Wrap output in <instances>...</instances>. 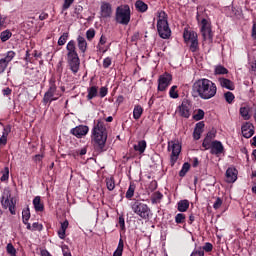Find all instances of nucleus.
I'll list each match as a JSON object with an SVG mask.
<instances>
[{
  "instance_id": "1",
  "label": "nucleus",
  "mask_w": 256,
  "mask_h": 256,
  "mask_svg": "<svg viewBox=\"0 0 256 256\" xmlns=\"http://www.w3.org/2000/svg\"><path fill=\"white\" fill-rule=\"evenodd\" d=\"M192 95L204 101H209L217 95V84L207 78H200L192 85Z\"/></svg>"
},
{
  "instance_id": "2",
  "label": "nucleus",
  "mask_w": 256,
  "mask_h": 256,
  "mask_svg": "<svg viewBox=\"0 0 256 256\" xmlns=\"http://www.w3.org/2000/svg\"><path fill=\"white\" fill-rule=\"evenodd\" d=\"M92 138L94 142V150L98 153L107 151V128L101 120H97L96 125L92 129Z\"/></svg>"
},
{
  "instance_id": "3",
  "label": "nucleus",
  "mask_w": 256,
  "mask_h": 256,
  "mask_svg": "<svg viewBox=\"0 0 256 256\" xmlns=\"http://www.w3.org/2000/svg\"><path fill=\"white\" fill-rule=\"evenodd\" d=\"M67 50V63L70 67V71L74 75L79 73V67H81V60L79 59V54L77 53V46L75 40H70L66 45Z\"/></svg>"
},
{
  "instance_id": "4",
  "label": "nucleus",
  "mask_w": 256,
  "mask_h": 256,
  "mask_svg": "<svg viewBox=\"0 0 256 256\" xmlns=\"http://www.w3.org/2000/svg\"><path fill=\"white\" fill-rule=\"evenodd\" d=\"M130 207L133 213L144 221H149L151 217H153V211H151V207L145 204V202L142 200L134 199L133 202H131Z\"/></svg>"
},
{
  "instance_id": "5",
  "label": "nucleus",
  "mask_w": 256,
  "mask_h": 256,
  "mask_svg": "<svg viewBox=\"0 0 256 256\" xmlns=\"http://www.w3.org/2000/svg\"><path fill=\"white\" fill-rule=\"evenodd\" d=\"M157 31L161 39H169L171 37V28H169L165 11L158 12Z\"/></svg>"
},
{
  "instance_id": "6",
  "label": "nucleus",
  "mask_w": 256,
  "mask_h": 256,
  "mask_svg": "<svg viewBox=\"0 0 256 256\" xmlns=\"http://www.w3.org/2000/svg\"><path fill=\"white\" fill-rule=\"evenodd\" d=\"M115 21L119 25H129L131 22V8L129 5L118 6L116 8Z\"/></svg>"
},
{
  "instance_id": "7",
  "label": "nucleus",
  "mask_w": 256,
  "mask_h": 256,
  "mask_svg": "<svg viewBox=\"0 0 256 256\" xmlns=\"http://www.w3.org/2000/svg\"><path fill=\"white\" fill-rule=\"evenodd\" d=\"M1 205L3 209H9L11 215H15L17 200L11 196L10 190H4L1 197Z\"/></svg>"
},
{
  "instance_id": "8",
  "label": "nucleus",
  "mask_w": 256,
  "mask_h": 256,
  "mask_svg": "<svg viewBox=\"0 0 256 256\" xmlns=\"http://www.w3.org/2000/svg\"><path fill=\"white\" fill-rule=\"evenodd\" d=\"M59 97H61V95L57 94V85L55 84V80H50L49 88L44 94L42 103L44 105L51 104L53 101H57Z\"/></svg>"
},
{
  "instance_id": "9",
  "label": "nucleus",
  "mask_w": 256,
  "mask_h": 256,
  "mask_svg": "<svg viewBox=\"0 0 256 256\" xmlns=\"http://www.w3.org/2000/svg\"><path fill=\"white\" fill-rule=\"evenodd\" d=\"M168 151H171L170 163L173 167V165L177 163V160L179 159V155H181V144H179V141L177 140L169 141Z\"/></svg>"
},
{
  "instance_id": "10",
  "label": "nucleus",
  "mask_w": 256,
  "mask_h": 256,
  "mask_svg": "<svg viewBox=\"0 0 256 256\" xmlns=\"http://www.w3.org/2000/svg\"><path fill=\"white\" fill-rule=\"evenodd\" d=\"M173 82V75L168 72L161 74L158 78V91H167L169 89V85Z\"/></svg>"
},
{
  "instance_id": "11",
  "label": "nucleus",
  "mask_w": 256,
  "mask_h": 256,
  "mask_svg": "<svg viewBox=\"0 0 256 256\" xmlns=\"http://www.w3.org/2000/svg\"><path fill=\"white\" fill-rule=\"evenodd\" d=\"M201 34L204 41H213V32L211 31V24H209V21L207 19L201 20Z\"/></svg>"
},
{
  "instance_id": "12",
  "label": "nucleus",
  "mask_w": 256,
  "mask_h": 256,
  "mask_svg": "<svg viewBox=\"0 0 256 256\" xmlns=\"http://www.w3.org/2000/svg\"><path fill=\"white\" fill-rule=\"evenodd\" d=\"M15 51H8L3 58L0 59V75L3 74L4 71H7V67H9V63L15 59Z\"/></svg>"
},
{
  "instance_id": "13",
  "label": "nucleus",
  "mask_w": 256,
  "mask_h": 256,
  "mask_svg": "<svg viewBox=\"0 0 256 256\" xmlns=\"http://www.w3.org/2000/svg\"><path fill=\"white\" fill-rule=\"evenodd\" d=\"M113 16V6L107 1H102L100 5L101 19H111Z\"/></svg>"
},
{
  "instance_id": "14",
  "label": "nucleus",
  "mask_w": 256,
  "mask_h": 256,
  "mask_svg": "<svg viewBox=\"0 0 256 256\" xmlns=\"http://www.w3.org/2000/svg\"><path fill=\"white\" fill-rule=\"evenodd\" d=\"M178 113L180 117L189 119V117H191V102L187 99H184L181 105L178 107Z\"/></svg>"
},
{
  "instance_id": "15",
  "label": "nucleus",
  "mask_w": 256,
  "mask_h": 256,
  "mask_svg": "<svg viewBox=\"0 0 256 256\" xmlns=\"http://www.w3.org/2000/svg\"><path fill=\"white\" fill-rule=\"evenodd\" d=\"M70 133L74 135V137H77V139H81L82 137H85L89 133V127L85 125H79L75 128H72L70 130Z\"/></svg>"
},
{
  "instance_id": "16",
  "label": "nucleus",
  "mask_w": 256,
  "mask_h": 256,
  "mask_svg": "<svg viewBox=\"0 0 256 256\" xmlns=\"http://www.w3.org/2000/svg\"><path fill=\"white\" fill-rule=\"evenodd\" d=\"M241 131L245 139H251V136L255 135V126H253L249 122H246L245 124L242 125Z\"/></svg>"
},
{
  "instance_id": "17",
  "label": "nucleus",
  "mask_w": 256,
  "mask_h": 256,
  "mask_svg": "<svg viewBox=\"0 0 256 256\" xmlns=\"http://www.w3.org/2000/svg\"><path fill=\"white\" fill-rule=\"evenodd\" d=\"M224 151L225 147L223 146V143H221V141L214 140L212 142V146L210 147L211 155H216L217 157H219V155H221V153H223Z\"/></svg>"
},
{
  "instance_id": "18",
  "label": "nucleus",
  "mask_w": 256,
  "mask_h": 256,
  "mask_svg": "<svg viewBox=\"0 0 256 256\" xmlns=\"http://www.w3.org/2000/svg\"><path fill=\"white\" fill-rule=\"evenodd\" d=\"M218 83L222 89H228V91H235V83L225 77H219Z\"/></svg>"
},
{
  "instance_id": "19",
  "label": "nucleus",
  "mask_w": 256,
  "mask_h": 256,
  "mask_svg": "<svg viewBox=\"0 0 256 256\" xmlns=\"http://www.w3.org/2000/svg\"><path fill=\"white\" fill-rule=\"evenodd\" d=\"M237 175H239V171L235 167H229L226 170V183H235L237 181Z\"/></svg>"
},
{
  "instance_id": "20",
  "label": "nucleus",
  "mask_w": 256,
  "mask_h": 256,
  "mask_svg": "<svg viewBox=\"0 0 256 256\" xmlns=\"http://www.w3.org/2000/svg\"><path fill=\"white\" fill-rule=\"evenodd\" d=\"M204 128H205V122L201 121L196 123L194 132H193V137L195 141H199L201 139V133H203Z\"/></svg>"
},
{
  "instance_id": "21",
  "label": "nucleus",
  "mask_w": 256,
  "mask_h": 256,
  "mask_svg": "<svg viewBox=\"0 0 256 256\" xmlns=\"http://www.w3.org/2000/svg\"><path fill=\"white\" fill-rule=\"evenodd\" d=\"M9 133H11V125H6L3 128L2 136L0 137V145H7V137H9Z\"/></svg>"
},
{
  "instance_id": "22",
  "label": "nucleus",
  "mask_w": 256,
  "mask_h": 256,
  "mask_svg": "<svg viewBox=\"0 0 256 256\" xmlns=\"http://www.w3.org/2000/svg\"><path fill=\"white\" fill-rule=\"evenodd\" d=\"M77 45L81 53H85L87 51V40H85V37L79 35L77 37Z\"/></svg>"
},
{
  "instance_id": "23",
  "label": "nucleus",
  "mask_w": 256,
  "mask_h": 256,
  "mask_svg": "<svg viewBox=\"0 0 256 256\" xmlns=\"http://www.w3.org/2000/svg\"><path fill=\"white\" fill-rule=\"evenodd\" d=\"M33 206L36 212H42L45 210V205H43V203H41V196H36L33 199Z\"/></svg>"
},
{
  "instance_id": "24",
  "label": "nucleus",
  "mask_w": 256,
  "mask_h": 256,
  "mask_svg": "<svg viewBox=\"0 0 256 256\" xmlns=\"http://www.w3.org/2000/svg\"><path fill=\"white\" fill-rule=\"evenodd\" d=\"M184 41H197L198 36L195 31L184 30Z\"/></svg>"
},
{
  "instance_id": "25",
  "label": "nucleus",
  "mask_w": 256,
  "mask_h": 256,
  "mask_svg": "<svg viewBox=\"0 0 256 256\" xmlns=\"http://www.w3.org/2000/svg\"><path fill=\"white\" fill-rule=\"evenodd\" d=\"M177 209L180 213H185L189 209V200H180L177 203Z\"/></svg>"
},
{
  "instance_id": "26",
  "label": "nucleus",
  "mask_w": 256,
  "mask_h": 256,
  "mask_svg": "<svg viewBox=\"0 0 256 256\" xmlns=\"http://www.w3.org/2000/svg\"><path fill=\"white\" fill-rule=\"evenodd\" d=\"M146 149H147V141L145 140H141L138 142V144L134 145V151H138L140 155L145 153Z\"/></svg>"
},
{
  "instance_id": "27",
  "label": "nucleus",
  "mask_w": 256,
  "mask_h": 256,
  "mask_svg": "<svg viewBox=\"0 0 256 256\" xmlns=\"http://www.w3.org/2000/svg\"><path fill=\"white\" fill-rule=\"evenodd\" d=\"M249 111H251V108H249L248 106L240 107L239 113L241 117L244 119V121H249V119H251Z\"/></svg>"
},
{
  "instance_id": "28",
  "label": "nucleus",
  "mask_w": 256,
  "mask_h": 256,
  "mask_svg": "<svg viewBox=\"0 0 256 256\" xmlns=\"http://www.w3.org/2000/svg\"><path fill=\"white\" fill-rule=\"evenodd\" d=\"M68 227H69V221L68 220H65L64 222L61 223L60 230L58 231V237L60 239H65V233H66Z\"/></svg>"
},
{
  "instance_id": "29",
  "label": "nucleus",
  "mask_w": 256,
  "mask_h": 256,
  "mask_svg": "<svg viewBox=\"0 0 256 256\" xmlns=\"http://www.w3.org/2000/svg\"><path fill=\"white\" fill-rule=\"evenodd\" d=\"M88 94H87V100L91 101V99H95V97H97L98 95V91L99 88L97 86H91L90 88H88Z\"/></svg>"
},
{
  "instance_id": "30",
  "label": "nucleus",
  "mask_w": 256,
  "mask_h": 256,
  "mask_svg": "<svg viewBox=\"0 0 256 256\" xmlns=\"http://www.w3.org/2000/svg\"><path fill=\"white\" fill-rule=\"evenodd\" d=\"M123 249H125V243L123 242V238H120L118 246L112 256H123Z\"/></svg>"
},
{
  "instance_id": "31",
  "label": "nucleus",
  "mask_w": 256,
  "mask_h": 256,
  "mask_svg": "<svg viewBox=\"0 0 256 256\" xmlns=\"http://www.w3.org/2000/svg\"><path fill=\"white\" fill-rule=\"evenodd\" d=\"M135 7H136L137 11H139V13H145L149 9V6L141 0L136 1Z\"/></svg>"
},
{
  "instance_id": "32",
  "label": "nucleus",
  "mask_w": 256,
  "mask_h": 256,
  "mask_svg": "<svg viewBox=\"0 0 256 256\" xmlns=\"http://www.w3.org/2000/svg\"><path fill=\"white\" fill-rule=\"evenodd\" d=\"M161 199H163V194L159 191L154 192L151 196L152 205H156L157 203H161Z\"/></svg>"
},
{
  "instance_id": "33",
  "label": "nucleus",
  "mask_w": 256,
  "mask_h": 256,
  "mask_svg": "<svg viewBox=\"0 0 256 256\" xmlns=\"http://www.w3.org/2000/svg\"><path fill=\"white\" fill-rule=\"evenodd\" d=\"M141 115H143V107L136 105L133 110V118L138 121V119H141Z\"/></svg>"
},
{
  "instance_id": "34",
  "label": "nucleus",
  "mask_w": 256,
  "mask_h": 256,
  "mask_svg": "<svg viewBox=\"0 0 256 256\" xmlns=\"http://www.w3.org/2000/svg\"><path fill=\"white\" fill-rule=\"evenodd\" d=\"M10 37H13L11 30H4L0 33V39L2 43L9 41Z\"/></svg>"
},
{
  "instance_id": "35",
  "label": "nucleus",
  "mask_w": 256,
  "mask_h": 256,
  "mask_svg": "<svg viewBox=\"0 0 256 256\" xmlns=\"http://www.w3.org/2000/svg\"><path fill=\"white\" fill-rule=\"evenodd\" d=\"M105 183L108 191H113V189H115V178H113V176L106 178Z\"/></svg>"
},
{
  "instance_id": "36",
  "label": "nucleus",
  "mask_w": 256,
  "mask_h": 256,
  "mask_svg": "<svg viewBox=\"0 0 256 256\" xmlns=\"http://www.w3.org/2000/svg\"><path fill=\"white\" fill-rule=\"evenodd\" d=\"M214 73L215 75H227V73H229V70L223 65H218L215 67Z\"/></svg>"
},
{
  "instance_id": "37",
  "label": "nucleus",
  "mask_w": 256,
  "mask_h": 256,
  "mask_svg": "<svg viewBox=\"0 0 256 256\" xmlns=\"http://www.w3.org/2000/svg\"><path fill=\"white\" fill-rule=\"evenodd\" d=\"M67 39H69V32H64L58 39V45L63 47L67 43Z\"/></svg>"
},
{
  "instance_id": "38",
  "label": "nucleus",
  "mask_w": 256,
  "mask_h": 256,
  "mask_svg": "<svg viewBox=\"0 0 256 256\" xmlns=\"http://www.w3.org/2000/svg\"><path fill=\"white\" fill-rule=\"evenodd\" d=\"M189 169H191V165L189 163H184L182 166V169L179 172V176L180 177H185V175H187V173L189 172Z\"/></svg>"
},
{
  "instance_id": "39",
  "label": "nucleus",
  "mask_w": 256,
  "mask_h": 256,
  "mask_svg": "<svg viewBox=\"0 0 256 256\" xmlns=\"http://www.w3.org/2000/svg\"><path fill=\"white\" fill-rule=\"evenodd\" d=\"M6 251L10 256H17V250L15 249V246H13L12 243L7 244Z\"/></svg>"
},
{
  "instance_id": "40",
  "label": "nucleus",
  "mask_w": 256,
  "mask_h": 256,
  "mask_svg": "<svg viewBox=\"0 0 256 256\" xmlns=\"http://www.w3.org/2000/svg\"><path fill=\"white\" fill-rule=\"evenodd\" d=\"M1 178L0 180L2 182L9 181V167H4V169L1 171Z\"/></svg>"
},
{
  "instance_id": "41",
  "label": "nucleus",
  "mask_w": 256,
  "mask_h": 256,
  "mask_svg": "<svg viewBox=\"0 0 256 256\" xmlns=\"http://www.w3.org/2000/svg\"><path fill=\"white\" fill-rule=\"evenodd\" d=\"M169 96L171 99H179V92L177 91V86H172L169 90Z\"/></svg>"
},
{
  "instance_id": "42",
  "label": "nucleus",
  "mask_w": 256,
  "mask_h": 256,
  "mask_svg": "<svg viewBox=\"0 0 256 256\" xmlns=\"http://www.w3.org/2000/svg\"><path fill=\"white\" fill-rule=\"evenodd\" d=\"M224 98L225 101L229 103V105H231V103H233V101H235V94H233V92H226L224 93Z\"/></svg>"
},
{
  "instance_id": "43",
  "label": "nucleus",
  "mask_w": 256,
  "mask_h": 256,
  "mask_svg": "<svg viewBox=\"0 0 256 256\" xmlns=\"http://www.w3.org/2000/svg\"><path fill=\"white\" fill-rule=\"evenodd\" d=\"M31 219V212L29 211V208H26L22 211V220L23 223H27Z\"/></svg>"
},
{
  "instance_id": "44",
  "label": "nucleus",
  "mask_w": 256,
  "mask_h": 256,
  "mask_svg": "<svg viewBox=\"0 0 256 256\" xmlns=\"http://www.w3.org/2000/svg\"><path fill=\"white\" fill-rule=\"evenodd\" d=\"M205 117V111L198 109L197 113L193 115L194 121H201Z\"/></svg>"
},
{
  "instance_id": "45",
  "label": "nucleus",
  "mask_w": 256,
  "mask_h": 256,
  "mask_svg": "<svg viewBox=\"0 0 256 256\" xmlns=\"http://www.w3.org/2000/svg\"><path fill=\"white\" fill-rule=\"evenodd\" d=\"M213 145V140H209V138H204L202 142V147H204L205 151H209Z\"/></svg>"
},
{
  "instance_id": "46",
  "label": "nucleus",
  "mask_w": 256,
  "mask_h": 256,
  "mask_svg": "<svg viewBox=\"0 0 256 256\" xmlns=\"http://www.w3.org/2000/svg\"><path fill=\"white\" fill-rule=\"evenodd\" d=\"M190 51L192 53H197V51H199V40H192L191 41Z\"/></svg>"
},
{
  "instance_id": "47",
  "label": "nucleus",
  "mask_w": 256,
  "mask_h": 256,
  "mask_svg": "<svg viewBox=\"0 0 256 256\" xmlns=\"http://www.w3.org/2000/svg\"><path fill=\"white\" fill-rule=\"evenodd\" d=\"M133 195H135V185L130 184V186L126 192V199H132Z\"/></svg>"
},
{
  "instance_id": "48",
  "label": "nucleus",
  "mask_w": 256,
  "mask_h": 256,
  "mask_svg": "<svg viewBox=\"0 0 256 256\" xmlns=\"http://www.w3.org/2000/svg\"><path fill=\"white\" fill-rule=\"evenodd\" d=\"M185 214L183 213H178L176 216H175V223H177L178 225L179 224H182V223H185Z\"/></svg>"
},
{
  "instance_id": "49",
  "label": "nucleus",
  "mask_w": 256,
  "mask_h": 256,
  "mask_svg": "<svg viewBox=\"0 0 256 256\" xmlns=\"http://www.w3.org/2000/svg\"><path fill=\"white\" fill-rule=\"evenodd\" d=\"M201 249H203V253H211V251H213V244H211L210 242H206L205 245L203 247H201Z\"/></svg>"
},
{
  "instance_id": "50",
  "label": "nucleus",
  "mask_w": 256,
  "mask_h": 256,
  "mask_svg": "<svg viewBox=\"0 0 256 256\" xmlns=\"http://www.w3.org/2000/svg\"><path fill=\"white\" fill-rule=\"evenodd\" d=\"M95 38V29H89L86 31V39L92 41Z\"/></svg>"
},
{
  "instance_id": "51",
  "label": "nucleus",
  "mask_w": 256,
  "mask_h": 256,
  "mask_svg": "<svg viewBox=\"0 0 256 256\" xmlns=\"http://www.w3.org/2000/svg\"><path fill=\"white\" fill-rule=\"evenodd\" d=\"M190 256H205V252H203V249L201 247H198V249H194Z\"/></svg>"
},
{
  "instance_id": "52",
  "label": "nucleus",
  "mask_w": 256,
  "mask_h": 256,
  "mask_svg": "<svg viewBox=\"0 0 256 256\" xmlns=\"http://www.w3.org/2000/svg\"><path fill=\"white\" fill-rule=\"evenodd\" d=\"M72 3H75V0H64V3L62 5V11H67V9L71 7Z\"/></svg>"
},
{
  "instance_id": "53",
  "label": "nucleus",
  "mask_w": 256,
  "mask_h": 256,
  "mask_svg": "<svg viewBox=\"0 0 256 256\" xmlns=\"http://www.w3.org/2000/svg\"><path fill=\"white\" fill-rule=\"evenodd\" d=\"M107 93H109V89L106 86L100 88L99 96L101 97V99H103V97H107Z\"/></svg>"
},
{
  "instance_id": "54",
  "label": "nucleus",
  "mask_w": 256,
  "mask_h": 256,
  "mask_svg": "<svg viewBox=\"0 0 256 256\" xmlns=\"http://www.w3.org/2000/svg\"><path fill=\"white\" fill-rule=\"evenodd\" d=\"M215 137H217V131L215 130H211L206 134V139H209L210 141H213V139H215Z\"/></svg>"
},
{
  "instance_id": "55",
  "label": "nucleus",
  "mask_w": 256,
  "mask_h": 256,
  "mask_svg": "<svg viewBox=\"0 0 256 256\" xmlns=\"http://www.w3.org/2000/svg\"><path fill=\"white\" fill-rule=\"evenodd\" d=\"M111 63H112L111 57H106L103 60V68L104 69H109V67H111Z\"/></svg>"
},
{
  "instance_id": "56",
  "label": "nucleus",
  "mask_w": 256,
  "mask_h": 256,
  "mask_svg": "<svg viewBox=\"0 0 256 256\" xmlns=\"http://www.w3.org/2000/svg\"><path fill=\"white\" fill-rule=\"evenodd\" d=\"M43 230V225L40 224L39 222H34L32 224V231H42Z\"/></svg>"
},
{
  "instance_id": "57",
  "label": "nucleus",
  "mask_w": 256,
  "mask_h": 256,
  "mask_svg": "<svg viewBox=\"0 0 256 256\" xmlns=\"http://www.w3.org/2000/svg\"><path fill=\"white\" fill-rule=\"evenodd\" d=\"M223 205V200L221 198H217L213 204L214 209H219Z\"/></svg>"
},
{
  "instance_id": "58",
  "label": "nucleus",
  "mask_w": 256,
  "mask_h": 256,
  "mask_svg": "<svg viewBox=\"0 0 256 256\" xmlns=\"http://www.w3.org/2000/svg\"><path fill=\"white\" fill-rule=\"evenodd\" d=\"M2 93L4 96L9 97V95H11V93H13V90H11V88H9V87H6L2 90Z\"/></svg>"
},
{
  "instance_id": "59",
  "label": "nucleus",
  "mask_w": 256,
  "mask_h": 256,
  "mask_svg": "<svg viewBox=\"0 0 256 256\" xmlns=\"http://www.w3.org/2000/svg\"><path fill=\"white\" fill-rule=\"evenodd\" d=\"M148 189L150 191H155V189H157V181L153 180L152 182H150Z\"/></svg>"
},
{
  "instance_id": "60",
  "label": "nucleus",
  "mask_w": 256,
  "mask_h": 256,
  "mask_svg": "<svg viewBox=\"0 0 256 256\" xmlns=\"http://www.w3.org/2000/svg\"><path fill=\"white\" fill-rule=\"evenodd\" d=\"M119 225L121 229H125V218L123 216H119Z\"/></svg>"
},
{
  "instance_id": "61",
  "label": "nucleus",
  "mask_w": 256,
  "mask_h": 256,
  "mask_svg": "<svg viewBox=\"0 0 256 256\" xmlns=\"http://www.w3.org/2000/svg\"><path fill=\"white\" fill-rule=\"evenodd\" d=\"M250 71L256 73V60L250 62Z\"/></svg>"
},
{
  "instance_id": "62",
  "label": "nucleus",
  "mask_w": 256,
  "mask_h": 256,
  "mask_svg": "<svg viewBox=\"0 0 256 256\" xmlns=\"http://www.w3.org/2000/svg\"><path fill=\"white\" fill-rule=\"evenodd\" d=\"M42 160H43V155L37 154V155L34 156L35 163H37L39 161H42Z\"/></svg>"
},
{
  "instance_id": "63",
  "label": "nucleus",
  "mask_w": 256,
  "mask_h": 256,
  "mask_svg": "<svg viewBox=\"0 0 256 256\" xmlns=\"http://www.w3.org/2000/svg\"><path fill=\"white\" fill-rule=\"evenodd\" d=\"M252 37L253 39H256V23L252 26Z\"/></svg>"
},
{
  "instance_id": "64",
  "label": "nucleus",
  "mask_w": 256,
  "mask_h": 256,
  "mask_svg": "<svg viewBox=\"0 0 256 256\" xmlns=\"http://www.w3.org/2000/svg\"><path fill=\"white\" fill-rule=\"evenodd\" d=\"M40 254H41V256H53V255H51V253H49V251H47V250H41Z\"/></svg>"
}]
</instances>
